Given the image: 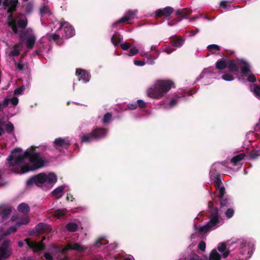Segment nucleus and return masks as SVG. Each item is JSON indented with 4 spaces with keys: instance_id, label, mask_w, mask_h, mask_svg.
<instances>
[{
    "instance_id": "nucleus-1",
    "label": "nucleus",
    "mask_w": 260,
    "mask_h": 260,
    "mask_svg": "<svg viewBox=\"0 0 260 260\" xmlns=\"http://www.w3.org/2000/svg\"><path fill=\"white\" fill-rule=\"evenodd\" d=\"M35 149L36 147L32 146L30 149H27L23 154L18 155L15 157L13 154L22 151L20 148H15L7 158L9 166H14L20 165L25 158H27L29 165L26 164L22 167L21 172L22 173H26L43 168L46 161L41 157L40 153L35 152Z\"/></svg>"
},
{
    "instance_id": "nucleus-2",
    "label": "nucleus",
    "mask_w": 260,
    "mask_h": 260,
    "mask_svg": "<svg viewBox=\"0 0 260 260\" xmlns=\"http://www.w3.org/2000/svg\"><path fill=\"white\" fill-rule=\"evenodd\" d=\"M172 87H175V86L174 82L171 80H158L153 88L148 89L147 94L150 98L158 99L168 92Z\"/></svg>"
},
{
    "instance_id": "nucleus-3",
    "label": "nucleus",
    "mask_w": 260,
    "mask_h": 260,
    "mask_svg": "<svg viewBox=\"0 0 260 260\" xmlns=\"http://www.w3.org/2000/svg\"><path fill=\"white\" fill-rule=\"evenodd\" d=\"M57 176L53 173H50L48 175L44 173L33 175L26 181L27 186H31L35 184L37 186L41 187L43 184H52L57 181Z\"/></svg>"
},
{
    "instance_id": "nucleus-4",
    "label": "nucleus",
    "mask_w": 260,
    "mask_h": 260,
    "mask_svg": "<svg viewBox=\"0 0 260 260\" xmlns=\"http://www.w3.org/2000/svg\"><path fill=\"white\" fill-rule=\"evenodd\" d=\"M3 6L8 8V25L12 29L13 33L17 32L16 26V19L13 18V13L16 11L17 8L20 6L18 0H3Z\"/></svg>"
},
{
    "instance_id": "nucleus-5",
    "label": "nucleus",
    "mask_w": 260,
    "mask_h": 260,
    "mask_svg": "<svg viewBox=\"0 0 260 260\" xmlns=\"http://www.w3.org/2000/svg\"><path fill=\"white\" fill-rule=\"evenodd\" d=\"M214 203L213 202H209L208 206L212 208L209 214V221L206 225L199 228V232L200 233H205L210 230L216 228V226L219 223V215L217 208H213Z\"/></svg>"
},
{
    "instance_id": "nucleus-6",
    "label": "nucleus",
    "mask_w": 260,
    "mask_h": 260,
    "mask_svg": "<svg viewBox=\"0 0 260 260\" xmlns=\"http://www.w3.org/2000/svg\"><path fill=\"white\" fill-rule=\"evenodd\" d=\"M108 133V130L103 127H96L87 134H84L81 137L82 143H90L93 140H99L104 138Z\"/></svg>"
},
{
    "instance_id": "nucleus-7",
    "label": "nucleus",
    "mask_w": 260,
    "mask_h": 260,
    "mask_svg": "<svg viewBox=\"0 0 260 260\" xmlns=\"http://www.w3.org/2000/svg\"><path fill=\"white\" fill-rule=\"evenodd\" d=\"M19 38L22 42L25 41V45L27 49H32L36 41V36L33 33L30 28L20 31L19 34Z\"/></svg>"
},
{
    "instance_id": "nucleus-8",
    "label": "nucleus",
    "mask_w": 260,
    "mask_h": 260,
    "mask_svg": "<svg viewBox=\"0 0 260 260\" xmlns=\"http://www.w3.org/2000/svg\"><path fill=\"white\" fill-rule=\"evenodd\" d=\"M63 30V34H62V38L67 39L72 37L75 35V29L72 26H71L69 22L62 20L58 30Z\"/></svg>"
},
{
    "instance_id": "nucleus-9",
    "label": "nucleus",
    "mask_w": 260,
    "mask_h": 260,
    "mask_svg": "<svg viewBox=\"0 0 260 260\" xmlns=\"http://www.w3.org/2000/svg\"><path fill=\"white\" fill-rule=\"evenodd\" d=\"M45 239V237H44L41 242H37L36 241H31L30 239L27 238L25 240V241L28 247L32 249L34 252H36L45 249V246L43 244V241Z\"/></svg>"
},
{
    "instance_id": "nucleus-10",
    "label": "nucleus",
    "mask_w": 260,
    "mask_h": 260,
    "mask_svg": "<svg viewBox=\"0 0 260 260\" xmlns=\"http://www.w3.org/2000/svg\"><path fill=\"white\" fill-rule=\"evenodd\" d=\"M174 9L171 7H166L164 9H159L155 12V18H158L162 17L168 18L173 13Z\"/></svg>"
},
{
    "instance_id": "nucleus-11",
    "label": "nucleus",
    "mask_w": 260,
    "mask_h": 260,
    "mask_svg": "<svg viewBox=\"0 0 260 260\" xmlns=\"http://www.w3.org/2000/svg\"><path fill=\"white\" fill-rule=\"evenodd\" d=\"M70 145L71 143L68 140L62 138H57L53 142V146L59 150L67 149Z\"/></svg>"
},
{
    "instance_id": "nucleus-12",
    "label": "nucleus",
    "mask_w": 260,
    "mask_h": 260,
    "mask_svg": "<svg viewBox=\"0 0 260 260\" xmlns=\"http://www.w3.org/2000/svg\"><path fill=\"white\" fill-rule=\"evenodd\" d=\"M240 60L239 59H230L228 62V68L230 72L236 73L239 72V66L240 65Z\"/></svg>"
},
{
    "instance_id": "nucleus-13",
    "label": "nucleus",
    "mask_w": 260,
    "mask_h": 260,
    "mask_svg": "<svg viewBox=\"0 0 260 260\" xmlns=\"http://www.w3.org/2000/svg\"><path fill=\"white\" fill-rule=\"evenodd\" d=\"M85 249H86V247L85 246H82L77 243H74L68 244L66 248L61 250V253L64 254L68 250H74L79 252H82Z\"/></svg>"
},
{
    "instance_id": "nucleus-14",
    "label": "nucleus",
    "mask_w": 260,
    "mask_h": 260,
    "mask_svg": "<svg viewBox=\"0 0 260 260\" xmlns=\"http://www.w3.org/2000/svg\"><path fill=\"white\" fill-rule=\"evenodd\" d=\"M76 74L79 76V80H81L85 83L88 82L90 80V74L84 70L77 69L76 71Z\"/></svg>"
},
{
    "instance_id": "nucleus-15",
    "label": "nucleus",
    "mask_w": 260,
    "mask_h": 260,
    "mask_svg": "<svg viewBox=\"0 0 260 260\" xmlns=\"http://www.w3.org/2000/svg\"><path fill=\"white\" fill-rule=\"evenodd\" d=\"M134 15L135 13L133 11H128L125 16L116 21L113 25H117L120 23H123L125 22L128 23V21L133 18Z\"/></svg>"
},
{
    "instance_id": "nucleus-16",
    "label": "nucleus",
    "mask_w": 260,
    "mask_h": 260,
    "mask_svg": "<svg viewBox=\"0 0 260 260\" xmlns=\"http://www.w3.org/2000/svg\"><path fill=\"white\" fill-rule=\"evenodd\" d=\"M240 63L241 72L245 76L247 75L250 72L249 63L243 59L240 60Z\"/></svg>"
},
{
    "instance_id": "nucleus-17",
    "label": "nucleus",
    "mask_w": 260,
    "mask_h": 260,
    "mask_svg": "<svg viewBox=\"0 0 260 260\" xmlns=\"http://www.w3.org/2000/svg\"><path fill=\"white\" fill-rule=\"evenodd\" d=\"M28 24V20L26 17L24 18H18L17 21L16 20V26L17 27V32L14 33V34H17L18 33V27L22 29H24L26 27Z\"/></svg>"
},
{
    "instance_id": "nucleus-18",
    "label": "nucleus",
    "mask_w": 260,
    "mask_h": 260,
    "mask_svg": "<svg viewBox=\"0 0 260 260\" xmlns=\"http://www.w3.org/2000/svg\"><path fill=\"white\" fill-rule=\"evenodd\" d=\"M50 229V227L48 224L43 222H40L35 226V230L38 234L44 233Z\"/></svg>"
},
{
    "instance_id": "nucleus-19",
    "label": "nucleus",
    "mask_w": 260,
    "mask_h": 260,
    "mask_svg": "<svg viewBox=\"0 0 260 260\" xmlns=\"http://www.w3.org/2000/svg\"><path fill=\"white\" fill-rule=\"evenodd\" d=\"M171 43L173 46L180 47L183 45L184 40L179 36H174L172 38Z\"/></svg>"
},
{
    "instance_id": "nucleus-20",
    "label": "nucleus",
    "mask_w": 260,
    "mask_h": 260,
    "mask_svg": "<svg viewBox=\"0 0 260 260\" xmlns=\"http://www.w3.org/2000/svg\"><path fill=\"white\" fill-rule=\"evenodd\" d=\"M12 210L11 207H8L2 208L0 212V216L3 220H7L8 216L12 213Z\"/></svg>"
},
{
    "instance_id": "nucleus-21",
    "label": "nucleus",
    "mask_w": 260,
    "mask_h": 260,
    "mask_svg": "<svg viewBox=\"0 0 260 260\" xmlns=\"http://www.w3.org/2000/svg\"><path fill=\"white\" fill-rule=\"evenodd\" d=\"M64 189V186H60L53 190L52 194L56 199L60 198L63 196V190Z\"/></svg>"
},
{
    "instance_id": "nucleus-22",
    "label": "nucleus",
    "mask_w": 260,
    "mask_h": 260,
    "mask_svg": "<svg viewBox=\"0 0 260 260\" xmlns=\"http://www.w3.org/2000/svg\"><path fill=\"white\" fill-rule=\"evenodd\" d=\"M191 13V10L187 8L179 9L176 11V15L182 16L183 18H186L187 16Z\"/></svg>"
},
{
    "instance_id": "nucleus-23",
    "label": "nucleus",
    "mask_w": 260,
    "mask_h": 260,
    "mask_svg": "<svg viewBox=\"0 0 260 260\" xmlns=\"http://www.w3.org/2000/svg\"><path fill=\"white\" fill-rule=\"evenodd\" d=\"M259 157H260V149H253L248 153V159L250 160H255Z\"/></svg>"
},
{
    "instance_id": "nucleus-24",
    "label": "nucleus",
    "mask_w": 260,
    "mask_h": 260,
    "mask_svg": "<svg viewBox=\"0 0 260 260\" xmlns=\"http://www.w3.org/2000/svg\"><path fill=\"white\" fill-rule=\"evenodd\" d=\"M17 210L21 213L27 214L29 212L30 208L27 203H22L18 205Z\"/></svg>"
},
{
    "instance_id": "nucleus-25",
    "label": "nucleus",
    "mask_w": 260,
    "mask_h": 260,
    "mask_svg": "<svg viewBox=\"0 0 260 260\" xmlns=\"http://www.w3.org/2000/svg\"><path fill=\"white\" fill-rule=\"evenodd\" d=\"M216 69L219 70H222L228 68V62L223 59H218L215 64Z\"/></svg>"
},
{
    "instance_id": "nucleus-26",
    "label": "nucleus",
    "mask_w": 260,
    "mask_h": 260,
    "mask_svg": "<svg viewBox=\"0 0 260 260\" xmlns=\"http://www.w3.org/2000/svg\"><path fill=\"white\" fill-rule=\"evenodd\" d=\"M245 156L244 153H241L234 156L231 160V162L233 164L234 166L238 165V163L243 159Z\"/></svg>"
},
{
    "instance_id": "nucleus-27",
    "label": "nucleus",
    "mask_w": 260,
    "mask_h": 260,
    "mask_svg": "<svg viewBox=\"0 0 260 260\" xmlns=\"http://www.w3.org/2000/svg\"><path fill=\"white\" fill-rule=\"evenodd\" d=\"M220 200V208L228 207L230 206L231 204V201L229 198L227 197H223L222 198H219Z\"/></svg>"
},
{
    "instance_id": "nucleus-28",
    "label": "nucleus",
    "mask_w": 260,
    "mask_h": 260,
    "mask_svg": "<svg viewBox=\"0 0 260 260\" xmlns=\"http://www.w3.org/2000/svg\"><path fill=\"white\" fill-rule=\"evenodd\" d=\"M221 255L217 252L215 249H213L209 256L208 260H220Z\"/></svg>"
},
{
    "instance_id": "nucleus-29",
    "label": "nucleus",
    "mask_w": 260,
    "mask_h": 260,
    "mask_svg": "<svg viewBox=\"0 0 260 260\" xmlns=\"http://www.w3.org/2000/svg\"><path fill=\"white\" fill-rule=\"evenodd\" d=\"M17 228L16 225L10 226L1 235V238L3 237L9 236L12 233L16 232L17 230Z\"/></svg>"
},
{
    "instance_id": "nucleus-30",
    "label": "nucleus",
    "mask_w": 260,
    "mask_h": 260,
    "mask_svg": "<svg viewBox=\"0 0 260 260\" xmlns=\"http://www.w3.org/2000/svg\"><path fill=\"white\" fill-rule=\"evenodd\" d=\"M67 230L70 232H75L77 231L78 225L77 224L74 222H69L66 225Z\"/></svg>"
},
{
    "instance_id": "nucleus-31",
    "label": "nucleus",
    "mask_w": 260,
    "mask_h": 260,
    "mask_svg": "<svg viewBox=\"0 0 260 260\" xmlns=\"http://www.w3.org/2000/svg\"><path fill=\"white\" fill-rule=\"evenodd\" d=\"M20 44H17L13 46V50L10 52L9 56H18L20 54V51L18 48L20 47Z\"/></svg>"
},
{
    "instance_id": "nucleus-32",
    "label": "nucleus",
    "mask_w": 260,
    "mask_h": 260,
    "mask_svg": "<svg viewBox=\"0 0 260 260\" xmlns=\"http://www.w3.org/2000/svg\"><path fill=\"white\" fill-rule=\"evenodd\" d=\"M10 240H6L4 241L0 246V251H11L10 249H9L10 245Z\"/></svg>"
},
{
    "instance_id": "nucleus-33",
    "label": "nucleus",
    "mask_w": 260,
    "mask_h": 260,
    "mask_svg": "<svg viewBox=\"0 0 260 260\" xmlns=\"http://www.w3.org/2000/svg\"><path fill=\"white\" fill-rule=\"evenodd\" d=\"M22 6L25 8V12L26 14H30L33 10L34 5L31 2H29L26 4L23 5Z\"/></svg>"
},
{
    "instance_id": "nucleus-34",
    "label": "nucleus",
    "mask_w": 260,
    "mask_h": 260,
    "mask_svg": "<svg viewBox=\"0 0 260 260\" xmlns=\"http://www.w3.org/2000/svg\"><path fill=\"white\" fill-rule=\"evenodd\" d=\"M12 254L11 251H0V260H6L9 258Z\"/></svg>"
},
{
    "instance_id": "nucleus-35",
    "label": "nucleus",
    "mask_w": 260,
    "mask_h": 260,
    "mask_svg": "<svg viewBox=\"0 0 260 260\" xmlns=\"http://www.w3.org/2000/svg\"><path fill=\"white\" fill-rule=\"evenodd\" d=\"M207 48L212 54L215 53V51L220 50V47L215 44L210 45L207 47Z\"/></svg>"
},
{
    "instance_id": "nucleus-36",
    "label": "nucleus",
    "mask_w": 260,
    "mask_h": 260,
    "mask_svg": "<svg viewBox=\"0 0 260 260\" xmlns=\"http://www.w3.org/2000/svg\"><path fill=\"white\" fill-rule=\"evenodd\" d=\"M214 183V185H215L216 189H218L220 187H221L222 182L220 178L219 175H217L216 176Z\"/></svg>"
},
{
    "instance_id": "nucleus-37",
    "label": "nucleus",
    "mask_w": 260,
    "mask_h": 260,
    "mask_svg": "<svg viewBox=\"0 0 260 260\" xmlns=\"http://www.w3.org/2000/svg\"><path fill=\"white\" fill-rule=\"evenodd\" d=\"M112 115L111 113L108 112L106 113L103 118V123L106 124L108 123L112 118Z\"/></svg>"
},
{
    "instance_id": "nucleus-38",
    "label": "nucleus",
    "mask_w": 260,
    "mask_h": 260,
    "mask_svg": "<svg viewBox=\"0 0 260 260\" xmlns=\"http://www.w3.org/2000/svg\"><path fill=\"white\" fill-rule=\"evenodd\" d=\"M29 219L27 217L23 218L20 221L17 222L16 225L17 228L22 225H26L29 222Z\"/></svg>"
},
{
    "instance_id": "nucleus-39",
    "label": "nucleus",
    "mask_w": 260,
    "mask_h": 260,
    "mask_svg": "<svg viewBox=\"0 0 260 260\" xmlns=\"http://www.w3.org/2000/svg\"><path fill=\"white\" fill-rule=\"evenodd\" d=\"M6 131L8 133H11L14 129V127L13 123L11 122H9L5 125Z\"/></svg>"
},
{
    "instance_id": "nucleus-40",
    "label": "nucleus",
    "mask_w": 260,
    "mask_h": 260,
    "mask_svg": "<svg viewBox=\"0 0 260 260\" xmlns=\"http://www.w3.org/2000/svg\"><path fill=\"white\" fill-rule=\"evenodd\" d=\"M142 56L147 58L148 61H149L148 63L149 64H152L154 63V61L152 60V56L151 55L149 54L148 52L144 53L143 55H142ZM156 58H157V57H153V59H156Z\"/></svg>"
},
{
    "instance_id": "nucleus-41",
    "label": "nucleus",
    "mask_w": 260,
    "mask_h": 260,
    "mask_svg": "<svg viewBox=\"0 0 260 260\" xmlns=\"http://www.w3.org/2000/svg\"><path fill=\"white\" fill-rule=\"evenodd\" d=\"M49 38V39L53 40L54 41L56 42L58 45H61V44H59L58 42L60 39V36L59 35L56 34H51Z\"/></svg>"
},
{
    "instance_id": "nucleus-42",
    "label": "nucleus",
    "mask_w": 260,
    "mask_h": 260,
    "mask_svg": "<svg viewBox=\"0 0 260 260\" xmlns=\"http://www.w3.org/2000/svg\"><path fill=\"white\" fill-rule=\"evenodd\" d=\"M221 78L223 80H224L225 81H231L234 79V77H233V76L231 75L229 73H226V74H223Z\"/></svg>"
},
{
    "instance_id": "nucleus-43",
    "label": "nucleus",
    "mask_w": 260,
    "mask_h": 260,
    "mask_svg": "<svg viewBox=\"0 0 260 260\" xmlns=\"http://www.w3.org/2000/svg\"><path fill=\"white\" fill-rule=\"evenodd\" d=\"M234 214V210L233 208H228L225 212L226 217L228 218H231Z\"/></svg>"
},
{
    "instance_id": "nucleus-44",
    "label": "nucleus",
    "mask_w": 260,
    "mask_h": 260,
    "mask_svg": "<svg viewBox=\"0 0 260 260\" xmlns=\"http://www.w3.org/2000/svg\"><path fill=\"white\" fill-rule=\"evenodd\" d=\"M139 52V50L136 47H133L129 50L128 53L127 54L128 56H132L136 54H137Z\"/></svg>"
},
{
    "instance_id": "nucleus-45",
    "label": "nucleus",
    "mask_w": 260,
    "mask_h": 260,
    "mask_svg": "<svg viewBox=\"0 0 260 260\" xmlns=\"http://www.w3.org/2000/svg\"><path fill=\"white\" fill-rule=\"evenodd\" d=\"M217 190H219V194L218 195V197L219 198H222L224 197V194L225 193V190L224 186L220 187Z\"/></svg>"
},
{
    "instance_id": "nucleus-46",
    "label": "nucleus",
    "mask_w": 260,
    "mask_h": 260,
    "mask_svg": "<svg viewBox=\"0 0 260 260\" xmlns=\"http://www.w3.org/2000/svg\"><path fill=\"white\" fill-rule=\"evenodd\" d=\"M64 214V212L60 209H58L56 210L54 212V216L58 218H60L61 217L63 216Z\"/></svg>"
},
{
    "instance_id": "nucleus-47",
    "label": "nucleus",
    "mask_w": 260,
    "mask_h": 260,
    "mask_svg": "<svg viewBox=\"0 0 260 260\" xmlns=\"http://www.w3.org/2000/svg\"><path fill=\"white\" fill-rule=\"evenodd\" d=\"M253 92L257 97L260 98V86L257 85H255Z\"/></svg>"
},
{
    "instance_id": "nucleus-48",
    "label": "nucleus",
    "mask_w": 260,
    "mask_h": 260,
    "mask_svg": "<svg viewBox=\"0 0 260 260\" xmlns=\"http://www.w3.org/2000/svg\"><path fill=\"white\" fill-rule=\"evenodd\" d=\"M131 44L128 43H124L120 44V47L123 50H127L131 48Z\"/></svg>"
},
{
    "instance_id": "nucleus-49",
    "label": "nucleus",
    "mask_w": 260,
    "mask_h": 260,
    "mask_svg": "<svg viewBox=\"0 0 260 260\" xmlns=\"http://www.w3.org/2000/svg\"><path fill=\"white\" fill-rule=\"evenodd\" d=\"M10 103V99L8 98H5L3 102H0V105L2 108H6L9 105Z\"/></svg>"
},
{
    "instance_id": "nucleus-50",
    "label": "nucleus",
    "mask_w": 260,
    "mask_h": 260,
    "mask_svg": "<svg viewBox=\"0 0 260 260\" xmlns=\"http://www.w3.org/2000/svg\"><path fill=\"white\" fill-rule=\"evenodd\" d=\"M226 244L225 243H221L220 245L217 247V249L219 252H223L226 249Z\"/></svg>"
},
{
    "instance_id": "nucleus-51",
    "label": "nucleus",
    "mask_w": 260,
    "mask_h": 260,
    "mask_svg": "<svg viewBox=\"0 0 260 260\" xmlns=\"http://www.w3.org/2000/svg\"><path fill=\"white\" fill-rule=\"evenodd\" d=\"M15 68L19 71H22L24 69V65L22 63V62H15Z\"/></svg>"
},
{
    "instance_id": "nucleus-52",
    "label": "nucleus",
    "mask_w": 260,
    "mask_h": 260,
    "mask_svg": "<svg viewBox=\"0 0 260 260\" xmlns=\"http://www.w3.org/2000/svg\"><path fill=\"white\" fill-rule=\"evenodd\" d=\"M198 248L202 251H204L206 249V243L204 241H201L198 245Z\"/></svg>"
},
{
    "instance_id": "nucleus-53",
    "label": "nucleus",
    "mask_w": 260,
    "mask_h": 260,
    "mask_svg": "<svg viewBox=\"0 0 260 260\" xmlns=\"http://www.w3.org/2000/svg\"><path fill=\"white\" fill-rule=\"evenodd\" d=\"M137 107L138 106L140 108H143L146 107V103L141 100H138L137 101Z\"/></svg>"
},
{
    "instance_id": "nucleus-54",
    "label": "nucleus",
    "mask_w": 260,
    "mask_h": 260,
    "mask_svg": "<svg viewBox=\"0 0 260 260\" xmlns=\"http://www.w3.org/2000/svg\"><path fill=\"white\" fill-rule=\"evenodd\" d=\"M24 90V88L23 86L18 87L16 88L14 92V94L19 95L21 94Z\"/></svg>"
},
{
    "instance_id": "nucleus-55",
    "label": "nucleus",
    "mask_w": 260,
    "mask_h": 260,
    "mask_svg": "<svg viewBox=\"0 0 260 260\" xmlns=\"http://www.w3.org/2000/svg\"><path fill=\"white\" fill-rule=\"evenodd\" d=\"M247 80L251 83H254L256 81V79L254 74H250L248 77Z\"/></svg>"
},
{
    "instance_id": "nucleus-56",
    "label": "nucleus",
    "mask_w": 260,
    "mask_h": 260,
    "mask_svg": "<svg viewBox=\"0 0 260 260\" xmlns=\"http://www.w3.org/2000/svg\"><path fill=\"white\" fill-rule=\"evenodd\" d=\"M10 102H11L13 106H15L17 105L18 103V99L16 97L12 98V99H10Z\"/></svg>"
},
{
    "instance_id": "nucleus-57",
    "label": "nucleus",
    "mask_w": 260,
    "mask_h": 260,
    "mask_svg": "<svg viewBox=\"0 0 260 260\" xmlns=\"http://www.w3.org/2000/svg\"><path fill=\"white\" fill-rule=\"evenodd\" d=\"M127 107L130 110H135L137 108V104L136 103L128 104L127 105Z\"/></svg>"
},
{
    "instance_id": "nucleus-58",
    "label": "nucleus",
    "mask_w": 260,
    "mask_h": 260,
    "mask_svg": "<svg viewBox=\"0 0 260 260\" xmlns=\"http://www.w3.org/2000/svg\"><path fill=\"white\" fill-rule=\"evenodd\" d=\"M134 64L136 66H143L145 65V62L141 60H135L134 62Z\"/></svg>"
},
{
    "instance_id": "nucleus-59",
    "label": "nucleus",
    "mask_w": 260,
    "mask_h": 260,
    "mask_svg": "<svg viewBox=\"0 0 260 260\" xmlns=\"http://www.w3.org/2000/svg\"><path fill=\"white\" fill-rule=\"evenodd\" d=\"M44 257L46 259H47V260H53V256L51 255V254H50L48 252H46L44 254Z\"/></svg>"
},
{
    "instance_id": "nucleus-60",
    "label": "nucleus",
    "mask_w": 260,
    "mask_h": 260,
    "mask_svg": "<svg viewBox=\"0 0 260 260\" xmlns=\"http://www.w3.org/2000/svg\"><path fill=\"white\" fill-rule=\"evenodd\" d=\"M177 101H178V100L176 99H172L169 103V106L171 107L174 106L175 105H176L177 104Z\"/></svg>"
},
{
    "instance_id": "nucleus-61",
    "label": "nucleus",
    "mask_w": 260,
    "mask_h": 260,
    "mask_svg": "<svg viewBox=\"0 0 260 260\" xmlns=\"http://www.w3.org/2000/svg\"><path fill=\"white\" fill-rule=\"evenodd\" d=\"M175 50L174 49L172 48L171 47H167L164 50V51L167 53V54H170L173 52Z\"/></svg>"
},
{
    "instance_id": "nucleus-62",
    "label": "nucleus",
    "mask_w": 260,
    "mask_h": 260,
    "mask_svg": "<svg viewBox=\"0 0 260 260\" xmlns=\"http://www.w3.org/2000/svg\"><path fill=\"white\" fill-rule=\"evenodd\" d=\"M228 2L225 1H222L220 3V7L222 8L225 9L227 7Z\"/></svg>"
},
{
    "instance_id": "nucleus-63",
    "label": "nucleus",
    "mask_w": 260,
    "mask_h": 260,
    "mask_svg": "<svg viewBox=\"0 0 260 260\" xmlns=\"http://www.w3.org/2000/svg\"><path fill=\"white\" fill-rule=\"evenodd\" d=\"M102 239H99L96 241L95 242V246L97 247H99L101 245H102V243H101Z\"/></svg>"
},
{
    "instance_id": "nucleus-64",
    "label": "nucleus",
    "mask_w": 260,
    "mask_h": 260,
    "mask_svg": "<svg viewBox=\"0 0 260 260\" xmlns=\"http://www.w3.org/2000/svg\"><path fill=\"white\" fill-rule=\"evenodd\" d=\"M255 131L260 132V118L258 123H256L254 128Z\"/></svg>"
}]
</instances>
